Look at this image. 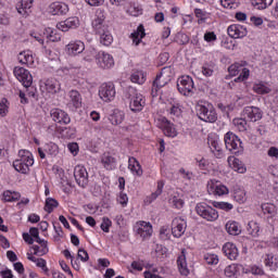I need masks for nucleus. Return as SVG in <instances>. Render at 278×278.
<instances>
[{"label":"nucleus","instance_id":"5fc2aeb1","mask_svg":"<svg viewBox=\"0 0 278 278\" xmlns=\"http://www.w3.org/2000/svg\"><path fill=\"white\" fill-rule=\"evenodd\" d=\"M170 201H172V204L175 205L177 210H181V207H184V200L177 197H173Z\"/></svg>","mask_w":278,"mask_h":278},{"label":"nucleus","instance_id":"412c9836","mask_svg":"<svg viewBox=\"0 0 278 278\" xmlns=\"http://www.w3.org/2000/svg\"><path fill=\"white\" fill-rule=\"evenodd\" d=\"M31 5H34V0H22L17 3L16 10L18 14L27 17L29 14H31Z\"/></svg>","mask_w":278,"mask_h":278},{"label":"nucleus","instance_id":"f3484780","mask_svg":"<svg viewBox=\"0 0 278 278\" xmlns=\"http://www.w3.org/2000/svg\"><path fill=\"white\" fill-rule=\"evenodd\" d=\"M51 117L54 123H60V125H68V123H71V116H68V113L60 109L52 110Z\"/></svg>","mask_w":278,"mask_h":278},{"label":"nucleus","instance_id":"a878e982","mask_svg":"<svg viewBox=\"0 0 278 278\" xmlns=\"http://www.w3.org/2000/svg\"><path fill=\"white\" fill-rule=\"evenodd\" d=\"M177 264L180 275H184V277H188V275H190V270L188 269V263H186V254L184 253V251L182 255L178 257Z\"/></svg>","mask_w":278,"mask_h":278},{"label":"nucleus","instance_id":"864d4df0","mask_svg":"<svg viewBox=\"0 0 278 278\" xmlns=\"http://www.w3.org/2000/svg\"><path fill=\"white\" fill-rule=\"evenodd\" d=\"M35 264L38 266V268H42L45 273H49V268H47V261H45V258H37Z\"/></svg>","mask_w":278,"mask_h":278},{"label":"nucleus","instance_id":"6ab92c4d","mask_svg":"<svg viewBox=\"0 0 278 278\" xmlns=\"http://www.w3.org/2000/svg\"><path fill=\"white\" fill-rule=\"evenodd\" d=\"M49 12L53 16H64L68 12V4L62 2H54L50 4Z\"/></svg>","mask_w":278,"mask_h":278},{"label":"nucleus","instance_id":"f257e3e1","mask_svg":"<svg viewBox=\"0 0 278 278\" xmlns=\"http://www.w3.org/2000/svg\"><path fill=\"white\" fill-rule=\"evenodd\" d=\"M104 23L105 17L103 15L98 16L92 21V27L96 34L100 35L101 45H104V47H110L114 38L112 37V34H110V30H108V26Z\"/></svg>","mask_w":278,"mask_h":278},{"label":"nucleus","instance_id":"e2e57ef3","mask_svg":"<svg viewBox=\"0 0 278 278\" xmlns=\"http://www.w3.org/2000/svg\"><path fill=\"white\" fill-rule=\"evenodd\" d=\"M61 134L64 136V138H71V136L75 134V130L65 127L61 129Z\"/></svg>","mask_w":278,"mask_h":278},{"label":"nucleus","instance_id":"a19ab883","mask_svg":"<svg viewBox=\"0 0 278 278\" xmlns=\"http://www.w3.org/2000/svg\"><path fill=\"white\" fill-rule=\"evenodd\" d=\"M232 168L237 173H247V167L242 164V161H240V159H233Z\"/></svg>","mask_w":278,"mask_h":278},{"label":"nucleus","instance_id":"2f4dec72","mask_svg":"<svg viewBox=\"0 0 278 278\" xmlns=\"http://www.w3.org/2000/svg\"><path fill=\"white\" fill-rule=\"evenodd\" d=\"M43 151L46 152L48 157H55V155H58L59 148L58 144L50 142L45 146Z\"/></svg>","mask_w":278,"mask_h":278},{"label":"nucleus","instance_id":"72a5a7b5","mask_svg":"<svg viewBox=\"0 0 278 278\" xmlns=\"http://www.w3.org/2000/svg\"><path fill=\"white\" fill-rule=\"evenodd\" d=\"M162 190H164V181H159L157 182V188L155 190V192H153L151 195H149L146 199L147 203H153V201H155V199H157V197H160V194H162Z\"/></svg>","mask_w":278,"mask_h":278},{"label":"nucleus","instance_id":"a211bd4d","mask_svg":"<svg viewBox=\"0 0 278 278\" xmlns=\"http://www.w3.org/2000/svg\"><path fill=\"white\" fill-rule=\"evenodd\" d=\"M86 49V45H84L83 41H72L66 46V53L67 55H79V53H84V50Z\"/></svg>","mask_w":278,"mask_h":278},{"label":"nucleus","instance_id":"aec40b11","mask_svg":"<svg viewBox=\"0 0 278 278\" xmlns=\"http://www.w3.org/2000/svg\"><path fill=\"white\" fill-rule=\"evenodd\" d=\"M264 264H265V269L267 270V273H270V275H273L274 273H277L278 258L275 257V255L266 254Z\"/></svg>","mask_w":278,"mask_h":278},{"label":"nucleus","instance_id":"0e129e2a","mask_svg":"<svg viewBox=\"0 0 278 278\" xmlns=\"http://www.w3.org/2000/svg\"><path fill=\"white\" fill-rule=\"evenodd\" d=\"M14 266V270H16V273H18L20 275H23V273H25V267L23 266V263L17 262L13 264Z\"/></svg>","mask_w":278,"mask_h":278},{"label":"nucleus","instance_id":"4c0bfd02","mask_svg":"<svg viewBox=\"0 0 278 278\" xmlns=\"http://www.w3.org/2000/svg\"><path fill=\"white\" fill-rule=\"evenodd\" d=\"M214 194L217 197H223V194H229V189L225 185H216L211 187Z\"/></svg>","mask_w":278,"mask_h":278},{"label":"nucleus","instance_id":"473e14b6","mask_svg":"<svg viewBox=\"0 0 278 278\" xmlns=\"http://www.w3.org/2000/svg\"><path fill=\"white\" fill-rule=\"evenodd\" d=\"M130 81H132V84H144V81H147V75L142 71L135 72L130 76Z\"/></svg>","mask_w":278,"mask_h":278},{"label":"nucleus","instance_id":"69168bd1","mask_svg":"<svg viewBox=\"0 0 278 278\" xmlns=\"http://www.w3.org/2000/svg\"><path fill=\"white\" fill-rule=\"evenodd\" d=\"M118 201H119L121 205L125 206V205H127L129 198L127 197L126 193L121 192Z\"/></svg>","mask_w":278,"mask_h":278},{"label":"nucleus","instance_id":"39448f33","mask_svg":"<svg viewBox=\"0 0 278 278\" xmlns=\"http://www.w3.org/2000/svg\"><path fill=\"white\" fill-rule=\"evenodd\" d=\"M168 73H170V67H163L161 73L156 75L152 84V97H157V91L161 88H164L168 81H170V76H168Z\"/></svg>","mask_w":278,"mask_h":278},{"label":"nucleus","instance_id":"13d9d810","mask_svg":"<svg viewBox=\"0 0 278 278\" xmlns=\"http://www.w3.org/2000/svg\"><path fill=\"white\" fill-rule=\"evenodd\" d=\"M249 79V70L242 68V73L235 79V81H244Z\"/></svg>","mask_w":278,"mask_h":278},{"label":"nucleus","instance_id":"f8f14e48","mask_svg":"<svg viewBox=\"0 0 278 278\" xmlns=\"http://www.w3.org/2000/svg\"><path fill=\"white\" fill-rule=\"evenodd\" d=\"M96 62L100 68H112V66H114V58L103 51L96 54Z\"/></svg>","mask_w":278,"mask_h":278},{"label":"nucleus","instance_id":"20e7f679","mask_svg":"<svg viewBox=\"0 0 278 278\" xmlns=\"http://www.w3.org/2000/svg\"><path fill=\"white\" fill-rule=\"evenodd\" d=\"M195 212L201 218H204V220H208L210 223L218 220V211L207 205L205 202L197 204Z\"/></svg>","mask_w":278,"mask_h":278},{"label":"nucleus","instance_id":"680f3d73","mask_svg":"<svg viewBox=\"0 0 278 278\" xmlns=\"http://www.w3.org/2000/svg\"><path fill=\"white\" fill-rule=\"evenodd\" d=\"M204 40L206 42H214V40H216V34H214V31H208L204 35Z\"/></svg>","mask_w":278,"mask_h":278},{"label":"nucleus","instance_id":"bb28decb","mask_svg":"<svg viewBox=\"0 0 278 278\" xmlns=\"http://www.w3.org/2000/svg\"><path fill=\"white\" fill-rule=\"evenodd\" d=\"M162 128H163V134H165V136H167L168 138H175V136H177V130L175 129L173 124L168 122V119L166 118H163Z\"/></svg>","mask_w":278,"mask_h":278},{"label":"nucleus","instance_id":"052dcab7","mask_svg":"<svg viewBox=\"0 0 278 278\" xmlns=\"http://www.w3.org/2000/svg\"><path fill=\"white\" fill-rule=\"evenodd\" d=\"M235 199L238 203H244L247 201V194L244 192H237L235 193Z\"/></svg>","mask_w":278,"mask_h":278},{"label":"nucleus","instance_id":"c85d7f7f","mask_svg":"<svg viewBox=\"0 0 278 278\" xmlns=\"http://www.w3.org/2000/svg\"><path fill=\"white\" fill-rule=\"evenodd\" d=\"M70 103L74 108H81V94H79V91L77 90L70 91Z\"/></svg>","mask_w":278,"mask_h":278},{"label":"nucleus","instance_id":"58836bf2","mask_svg":"<svg viewBox=\"0 0 278 278\" xmlns=\"http://www.w3.org/2000/svg\"><path fill=\"white\" fill-rule=\"evenodd\" d=\"M59 203L53 198H48L46 200L45 211L48 212V214H51L55 207H58Z\"/></svg>","mask_w":278,"mask_h":278},{"label":"nucleus","instance_id":"8fccbe9b","mask_svg":"<svg viewBox=\"0 0 278 278\" xmlns=\"http://www.w3.org/2000/svg\"><path fill=\"white\" fill-rule=\"evenodd\" d=\"M160 238L161 240H170V231L168 230V227L163 226L160 229Z\"/></svg>","mask_w":278,"mask_h":278},{"label":"nucleus","instance_id":"a18cd8bd","mask_svg":"<svg viewBox=\"0 0 278 278\" xmlns=\"http://www.w3.org/2000/svg\"><path fill=\"white\" fill-rule=\"evenodd\" d=\"M215 207H218L219 210H224L225 212H229L233 210V204L229 202H216Z\"/></svg>","mask_w":278,"mask_h":278},{"label":"nucleus","instance_id":"b1692460","mask_svg":"<svg viewBox=\"0 0 278 278\" xmlns=\"http://www.w3.org/2000/svg\"><path fill=\"white\" fill-rule=\"evenodd\" d=\"M137 233L140 236V238L147 240V238H151L153 233V227L151 224L142 222L141 227L137 229Z\"/></svg>","mask_w":278,"mask_h":278},{"label":"nucleus","instance_id":"79ce46f5","mask_svg":"<svg viewBox=\"0 0 278 278\" xmlns=\"http://www.w3.org/2000/svg\"><path fill=\"white\" fill-rule=\"evenodd\" d=\"M253 90L256 91L257 94L270 93V88L266 87L264 84L254 85Z\"/></svg>","mask_w":278,"mask_h":278},{"label":"nucleus","instance_id":"f03ea898","mask_svg":"<svg viewBox=\"0 0 278 278\" xmlns=\"http://www.w3.org/2000/svg\"><path fill=\"white\" fill-rule=\"evenodd\" d=\"M18 157L13 162V167L17 173L22 175H27L29 173V166H34V159L31 157V152L27 150H20Z\"/></svg>","mask_w":278,"mask_h":278},{"label":"nucleus","instance_id":"5701e85b","mask_svg":"<svg viewBox=\"0 0 278 278\" xmlns=\"http://www.w3.org/2000/svg\"><path fill=\"white\" fill-rule=\"evenodd\" d=\"M144 36H147V33H144V25H142V24H140L137 27V30H135L134 33L130 34L132 43L136 47H138V45H140V42H142V38H144Z\"/></svg>","mask_w":278,"mask_h":278},{"label":"nucleus","instance_id":"393cba45","mask_svg":"<svg viewBox=\"0 0 278 278\" xmlns=\"http://www.w3.org/2000/svg\"><path fill=\"white\" fill-rule=\"evenodd\" d=\"M225 227L229 236H240V233H242V229L240 228V224H238V222L230 220Z\"/></svg>","mask_w":278,"mask_h":278},{"label":"nucleus","instance_id":"2eb2a0df","mask_svg":"<svg viewBox=\"0 0 278 278\" xmlns=\"http://www.w3.org/2000/svg\"><path fill=\"white\" fill-rule=\"evenodd\" d=\"M227 31L230 38H244V36L249 34V30H247V27L239 24L230 25Z\"/></svg>","mask_w":278,"mask_h":278},{"label":"nucleus","instance_id":"37998d69","mask_svg":"<svg viewBox=\"0 0 278 278\" xmlns=\"http://www.w3.org/2000/svg\"><path fill=\"white\" fill-rule=\"evenodd\" d=\"M204 261L206 262V264L214 266L216 264H218V255L216 254H205L204 255Z\"/></svg>","mask_w":278,"mask_h":278},{"label":"nucleus","instance_id":"ddd939ff","mask_svg":"<svg viewBox=\"0 0 278 278\" xmlns=\"http://www.w3.org/2000/svg\"><path fill=\"white\" fill-rule=\"evenodd\" d=\"M186 220L180 217H176L172 222V235L174 238H181L184 233H186Z\"/></svg>","mask_w":278,"mask_h":278},{"label":"nucleus","instance_id":"c756f323","mask_svg":"<svg viewBox=\"0 0 278 278\" xmlns=\"http://www.w3.org/2000/svg\"><path fill=\"white\" fill-rule=\"evenodd\" d=\"M128 168L131 170V173H136L138 176L142 175V167L136 157H130L128 160Z\"/></svg>","mask_w":278,"mask_h":278},{"label":"nucleus","instance_id":"de8ad7c7","mask_svg":"<svg viewBox=\"0 0 278 278\" xmlns=\"http://www.w3.org/2000/svg\"><path fill=\"white\" fill-rule=\"evenodd\" d=\"M100 227H101L102 231H104L105 233H110V227H112V220H110V218H108V217H103L102 224Z\"/></svg>","mask_w":278,"mask_h":278},{"label":"nucleus","instance_id":"3c124183","mask_svg":"<svg viewBox=\"0 0 278 278\" xmlns=\"http://www.w3.org/2000/svg\"><path fill=\"white\" fill-rule=\"evenodd\" d=\"M18 62H20V64H28L29 62H31V55H29L25 52H21L18 54Z\"/></svg>","mask_w":278,"mask_h":278},{"label":"nucleus","instance_id":"423d86ee","mask_svg":"<svg viewBox=\"0 0 278 278\" xmlns=\"http://www.w3.org/2000/svg\"><path fill=\"white\" fill-rule=\"evenodd\" d=\"M128 99H129V109L131 112H142V108H144V98L142 94L138 93L135 88L128 89Z\"/></svg>","mask_w":278,"mask_h":278},{"label":"nucleus","instance_id":"c03bdc74","mask_svg":"<svg viewBox=\"0 0 278 278\" xmlns=\"http://www.w3.org/2000/svg\"><path fill=\"white\" fill-rule=\"evenodd\" d=\"M237 273H238V265L236 264L229 265L225 268V275L227 277H233L236 276Z\"/></svg>","mask_w":278,"mask_h":278},{"label":"nucleus","instance_id":"7c9ffc66","mask_svg":"<svg viewBox=\"0 0 278 278\" xmlns=\"http://www.w3.org/2000/svg\"><path fill=\"white\" fill-rule=\"evenodd\" d=\"M101 162L106 170H112V168H114V164H116V160L110 156V154H103Z\"/></svg>","mask_w":278,"mask_h":278},{"label":"nucleus","instance_id":"4d7b16f0","mask_svg":"<svg viewBox=\"0 0 278 278\" xmlns=\"http://www.w3.org/2000/svg\"><path fill=\"white\" fill-rule=\"evenodd\" d=\"M8 100L7 99H3L1 102H0V116H5V114H8Z\"/></svg>","mask_w":278,"mask_h":278},{"label":"nucleus","instance_id":"603ef678","mask_svg":"<svg viewBox=\"0 0 278 278\" xmlns=\"http://www.w3.org/2000/svg\"><path fill=\"white\" fill-rule=\"evenodd\" d=\"M228 73L229 75H231L232 77H236V75H238L240 73V65L238 64H232L228 67Z\"/></svg>","mask_w":278,"mask_h":278},{"label":"nucleus","instance_id":"6e6552de","mask_svg":"<svg viewBox=\"0 0 278 278\" xmlns=\"http://www.w3.org/2000/svg\"><path fill=\"white\" fill-rule=\"evenodd\" d=\"M177 88L184 97H192L194 94V80L190 76H182L177 81Z\"/></svg>","mask_w":278,"mask_h":278},{"label":"nucleus","instance_id":"0eeeda50","mask_svg":"<svg viewBox=\"0 0 278 278\" xmlns=\"http://www.w3.org/2000/svg\"><path fill=\"white\" fill-rule=\"evenodd\" d=\"M224 142L226 144V149L228 151H232V153H242L244 151V147L242 146V141L236 134L227 132L224 137Z\"/></svg>","mask_w":278,"mask_h":278},{"label":"nucleus","instance_id":"7ed1b4c3","mask_svg":"<svg viewBox=\"0 0 278 278\" xmlns=\"http://www.w3.org/2000/svg\"><path fill=\"white\" fill-rule=\"evenodd\" d=\"M197 115L204 123H216L218 121V114H216V109L212 104H199L197 106Z\"/></svg>","mask_w":278,"mask_h":278},{"label":"nucleus","instance_id":"bf43d9fd","mask_svg":"<svg viewBox=\"0 0 278 278\" xmlns=\"http://www.w3.org/2000/svg\"><path fill=\"white\" fill-rule=\"evenodd\" d=\"M78 257L81 260V262H88V260H90L88 252L84 249L78 250Z\"/></svg>","mask_w":278,"mask_h":278},{"label":"nucleus","instance_id":"c9c22d12","mask_svg":"<svg viewBox=\"0 0 278 278\" xmlns=\"http://www.w3.org/2000/svg\"><path fill=\"white\" fill-rule=\"evenodd\" d=\"M251 3L256 10H266L268 5H273V0H251Z\"/></svg>","mask_w":278,"mask_h":278},{"label":"nucleus","instance_id":"338daca9","mask_svg":"<svg viewBox=\"0 0 278 278\" xmlns=\"http://www.w3.org/2000/svg\"><path fill=\"white\" fill-rule=\"evenodd\" d=\"M267 155H269V157H278V149L275 147L269 148Z\"/></svg>","mask_w":278,"mask_h":278},{"label":"nucleus","instance_id":"e433bc0d","mask_svg":"<svg viewBox=\"0 0 278 278\" xmlns=\"http://www.w3.org/2000/svg\"><path fill=\"white\" fill-rule=\"evenodd\" d=\"M248 231L250 236H253V238H257L260 236V225L257 222H250L248 224Z\"/></svg>","mask_w":278,"mask_h":278},{"label":"nucleus","instance_id":"f704fd0d","mask_svg":"<svg viewBox=\"0 0 278 278\" xmlns=\"http://www.w3.org/2000/svg\"><path fill=\"white\" fill-rule=\"evenodd\" d=\"M46 89L52 94H55V92H60V83H58V80L48 79L46 80Z\"/></svg>","mask_w":278,"mask_h":278},{"label":"nucleus","instance_id":"6e6d98bb","mask_svg":"<svg viewBox=\"0 0 278 278\" xmlns=\"http://www.w3.org/2000/svg\"><path fill=\"white\" fill-rule=\"evenodd\" d=\"M68 151H71L74 155H77L79 153V144L77 142H72L67 144Z\"/></svg>","mask_w":278,"mask_h":278},{"label":"nucleus","instance_id":"dca6fc26","mask_svg":"<svg viewBox=\"0 0 278 278\" xmlns=\"http://www.w3.org/2000/svg\"><path fill=\"white\" fill-rule=\"evenodd\" d=\"M79 27V18L68 17L63 22L56 24V28L61 31H68V29H77Z\"/></svg>","mask_w":278,"mask_h":278},{"label":"nucleus","instance_id":"09e8293b","mask_svg":"<svg viewBox=\"0 0 278 278\" xmlns=\"http://www.w3.org/2000/svg\"><path fill=\"white\" fill-rule=\"evenodd\" d=\"M208 144H210L211 151H212L213 153H218V155H220V152H222L223 150H222V148H220V143H218L217 140H211V141L208 142Z\"/></svg>","mask_w":278,"mask_h":278},{"label":"nucleus","instance_id":"9d476101","mask_svg":"<svg viewBox=\"0 0 278 278\" xmlns=\"http://www.w3.org/2000/svg\"><path fill=\"white\" fill-rule=\"evenodd\" d=\"M262 109L257 106H245L243 109V117L248 123H257V121H262Z\"/></svg>","mask_w":278,"mask_h":278},{"label":"nucleus","instance_id":"9b49d317","mask_svg":"<svg viewBox=\"0 0 278 278\" xmlns=\"http://www.w3.org/2000/svg\"><path fill=\"white\" fill-rule=\"evenodd\" d=\"M99 97L103 101H112L116 97V89L114 87V84H102L99 89Z\"/></svg>","mask_w":278,"mask_h":278},{"label":"nucleus","instance_id":"774afa93","mask_svg":"<svg viewBox=\"0 0 278 278\" xmlns=\"http://www.w3.org/2000/svg\"><path fill=\"white\" fill-rule=\"evenodd\" d=\"M0 275L3 278H14V275L12 274V270H10V269L0 271Z\"/></svg>","mask_w":278,"mask_h":278},{"label":"nucleus","instance_id":"cd10ccee","mask_svg":"<svg viewBox=\"0 0 278 278\" xmlns=\"http://www.w3.org/2000/svg\"><path fill=\"white\" fill-rule=\"evenodd\" d=\"M110 123L113 125H121L125 121V113L119 110H114L113 113L109 116Z\"/></svg>","mask_w":278,"mask_h":278},{"label":"nucleus","instance_id":"4468645a","mask_svg":"<svg viewBox=\"0 0 278 278\" xmlns=\"http://www.w3.org/2000/svg\"><path fill=\"white\" fill-rule=\"evenodd\" d=\"M74 177L80 188H86L88 186V170H86V167L81 165L76 166L74 168Z\"/></svg>","mask_w":278,"mask_h":278},{"label":"nucleus","instance_id":"ea45409f","mask_svg":"<svg viewBox=\"0 0 278 278\" xmlns=\"http://www.w3.org/2000/svg\"><path fill=\"white\" fill-rule=\"evenodd\" d=\"M262 210L264 214H269V216H275V214H277V206H275V204H270V203L262 204Z\"/></svg>","mask_w":278,"mask_h":278},{"label":"nucleus","instance_id":"4be33fe9","mask_svg":"<svg viewBox=\"0 0 278 278\" xmlns=\"http://www.w3.org/2000/svg\"><path fill=\"white\" fill-rule=\"evenodd\" d=\"M223 252L228 257V260H237L238 258V248L232 242H227L223 247Z\"/></svg>","mask_w":278,"mask_h":278},{"label":"nucleus","instance_id":"49530a36","mask_svg":"<svg viewBox=\"0 0 278 278\" xmlns=\"http://www.w3.org/2000/svg\"><path fill=\"white\" fill-rule=\"evenodd\" d=\"M128 14L130 16H140L142 14V9L140 7H136V4H132L127 10Z\"/></svg>","mask_w":278,"mask_h":278},{"label":"nucleus","instance_id":"1a4fd4ad","mask_svg":"<svg viewBox=\"0 0 278 278\" xmlns=\"http://www.w3.org/2000/svg\"><path fill=\"white\" fill-rule=\"evenodd\" d=\"M13 73L16 79H18V81H21V84L24 86V88H30L31 84H34V77L26 68L15 67Z\"/></svg>","mask_w":278,"mask_h":278}]
</instances>
